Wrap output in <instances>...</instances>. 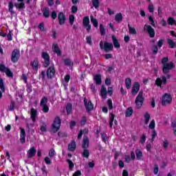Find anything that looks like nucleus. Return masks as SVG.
I'll return each mask as SVG.
<instances>
[{
    "instance_id": "45",
    "label": "nucleus",
    "mask_w": 176,
    "mask_h": 176,
    "mask_svg": "<svg viewBox=\"0 0 176 176\" xmlns=\"http://www.w3.org/2000/svg\"><path fill=\"white\" fill-rule=\"evenodd\" d=\"M14 105H15L14 101L11 100L10 104V106H9V107H8V111H14Z\"/></svg>"
},
{
    "instance_id": "42",
    "label": "nucleus",
    "mask_w": 176,
    "mask_h": 176,
    "mask_svg": "<svg viewBox=\"0 0 176 176\" xmlns=\"http://www.w3.org/2000/svg\"><path fill=\"white\" fill-rule=\"evenodd\" d=\"M114 119H115V116H113V113H111L110 121H109V126L111 129H112V126H113Z\"/></svg>"
},
{
    "instance_id": "27",
    "label": "nucleus",
    "mask_w": 176,
    "mask_h": 176,
    "mask_svg": "<svg viewBox=\"0 0 176 176\" xmlns=\"http://www.w3.org/2000/svg\"><path fill=\"white\" fill-rule=\"evenodd\" d=\"M144 124L146 125L149 123V120H151V115L148 113H145L144 114Z\"/></svg>"
},
{
    "instance_id": "64",
    "label": "nucleus",
    "mask_w": 176,
    "mask_h": 176,
    "mask_svg": "<svg viewBox=\"0 0 176 176\" xmlns=\"http://www.w3.org/2000/svg\"><path fill=\"white\" fill-rule=\"evenodd\" d=\"M78 12V7L73 6L72 7V13H76Z\"/></svg>"
},
{
    "instance_id": "40",
    "label": "nucleus",
    "mask_w": 176,
    "mask_h": 176,
    "mask_svg": "<svg viewBox=\"0 0 176 176\" xmlns=\"http://www.w3.org/2000/svg\"><path fill=\"white\" fill-rule=\"evenodd\" d=\"M66 111L67 113V115H69L72 111V104L71 103H68L66 106Z\"/></svg>"
},
{
    "instance_id": "60",
    "label": "nucleus",
    "mask_w": 176,
    "mask_h": 176,
    "mask_svg": "<svg viewBox=\"0 0 176 176\" xmlns=\"http://www.w3.org/2000/svg\"><path fill=\"white\" fill-rule=\"evenodd\" d=\"M90 89H91L92 93H96V91H97V89H96V85L94 84H91L90 85Z\"/></svg>"
},
{
    "instance_id": "52",
    "label": "nucleus",
    "mask_w": 176,
    "mask_h": 176,
    "mask_svg": "<svg viewBox=\"0 0 176 176\" xmlns=\"http://www.w3.org/2000/svg\"><path fill=\"white\" fill-rule=\"evenodd\" d=\"M40 130L41 131H42V133L46 132L47 129H46V124L45 122H43L42 125L41 126Z\"/></svg>"
},
{
    "instance_id": "17",
    "label": "nucleus",
    "mask_w": 176,
    "mask_h": 176,
    "mask_svg": "<svg viewBox=\"0 0 176 176\" xmlns=\"http://www.w3.org/2000/svg\"><path fill=\"white\" fill-rule=\"evenodd\" d=\"M21 133H20V141L21 144H24L25 142V129L23 128H20Z\"/></svg>"
},
{
    "instance_id": "38",
    "label": "nucleus",
    "mask_w": 176,
    "mask_h": 176,
    "mask_svg": "<svg viewBox=\"0 0 176 176\" xmlns=\"http://www.w3.org/2000/svg\"><path fill=\"white\" fill-rule=\"evenodd\" d=\"M64 63L65 65H67V67H72V65H74V63L71 59H65Z\"/></svg>"
},
{
    "instance_id": "29",
    "label": "nucleus",
    "mask_w": 176,
    "mask_h": 176,
    "mask_svg": "<svg viewBox=\"0 0 176 176\" xmlns=\"http://www.w3.org/2000/svg\"><path fill=\"white\" fill-rule=\"evenodd\" d=\"M115 20L117 23H120L123 20V15L122 13H118L115 16Z\"/></svg>"
},
{
    "instance_id": "2",
    "label": "nucleus",
    "mask_w": 176,
    "mask_h": 176,
    "mask_svg": "<svg viewBox=\"0 0 176 176\" xmlns=\"http://www.w3.org/2000/svg\"><path fill=\"white\" fill-rule=\"evenodd\" d=\"M99 46L101 50H104L106 53L112 52V50H113V45L112 43H108L107 41L104 43V41H101L99 43Z\"/></svg>"
},
{
    "instance_id": "7",
    "label": "nucleus",
    "mask_w": 176,
    "mask_h": 176,
    "mask_svg": "<svg viewBox=\"0 0 176 176\" xmlns=\"http://www.w3.org/2000/svg\"><path fill=\"white\" fill-rule=\"evenodd\" d=\"M144 31L148 34L150 38H155V29L152 26L148 24L144 25Z\"/></svg>"
},
{
    "instance_id": "37",
    "label": "nucleus",
    "mask_w": 176,
    "mask_h": 176,
    "mask_svg": "<svg viewBox=\"0 0 176 176\" xmlns=\"http://www.w3.org/2000/svg\"><path fill=\"white\" fill-rule=\"evenodd\" d=\"M47 105V98L43 97L40 103V107H43Z\"/></svg>"
},
{
    "instance_id": "13",
    "label": "nucleus",
    "mask_w": 176,
    "mask_h": 176,
    "mask_svg": "<svg viewBox=\"0 0 176 176\" xmlns=\"http://www.w3.org/2000/svg\"><path fill=\"white\" fill-rule=\"evenodd\" d=\"M35 155H36L35 147H32L28 151L27 155L28 159H32Z\"/></svg>"
},
{
    "instance_id": "33",
    "label": "nucleus",
    "mask_w": 176,
    "mask_h": 176,
    "mask_svg": "<svg viewBox=\"0 0 176 176\" xmlns=\"http://www.w3.org/2000/svg\"><path fill=\"white\" fill-rule=\"evenodd\" d=\"M32 65L33 69H38V67H39V62L36 59L33 60V62L30 64Z\"/></svg>"
},
{
    "instance_id": "21",
    "label": "nucleus",
    "mask_w": 176,
    "mask_h": 176,
    "mask_svg": "<svg viewBox=\"0 0 176 176\" xmlns=\"http://www.w3.org/2000/svg\"><path fill=\"white\" fill-rule=\"evenodd\" d=\"M94 80L96 85H101L102 81L101 80V74H96L94 76Z\"/></svg>"
},
{
    "instance_id": "55",
    "label": "nucleus",
    "mask_w": 176,
    "mask_h": 176,
    "mask_svg": "<svg viewBox=\"0 0 176 176\" xmlns=\"http://www.w3.org/2000/svg\"><path fill=\"white\" fill-rule=\"evenodd\" d=\"M67 162L69 164V168H70V170H72V168H74V162H72V161H71L70 160H67Z\"/></svg>"
},
{
    "instance_id": "44",
    "label": "nucleus",
    "mask_w": 176,
    "mask_h": 176,
    "mask_svg": "<svg viewBox=\"0 0 176 176\" xmlns=\"http://www.w3.org/2000/svg\"><path fill=\"white\" fill-rule=\"evenodd\" d=\"M5 74H6L7 76H8V78H13V73L12 72H10V69L8 68L6 69V72H4Z\"/></svg>"
},
{
    "instance_id": "62",
    "label": "nucleus",
    "mask_w": 176,
    "mask_h": 176,
    "mask_svg": "<svg viewBox=\"0 0 176 176\" xmlns=\"http://www.w3.org/2000/svg\"><path fill=\"white\" fill-rule=\"evenodd\" d=\"M153 10H155V8L153 7V5L150 4L148 6V12H150V13H153Z\"/></svg>"
},
{
    "instance_id": "19",
    "label": "nucleus",
    "mask_w": 176,
    "mask_h": 176,
    "mask_svg": "<svg viewBox=\"0 0 176 176\" xmlns=\"http://www.w3.org/2000/svg\"><path fill=\"white\" fill-rule=\"evenodd\" d=\"M19 3H15L14 6L16 9H24L25 4H24V0H17Z\"/></svg>"
},
{
    "instance_id": "32",
    "label": "nucleus",
    "mask_w": 176,
    "mask_h": 176,
    "mask_svg": "<svg viewBox=\"0 0 176 176\" xmlns=\"http://www.w3.org/2000/svg\"><path fill=\"white\" fill-rule=\"evenodd\" d=\"M133 112H134V111L133 110V108L129 107L126 111L125 116L126 118H130V116L133 115Z\"/></svg>"
},
{
    "instance_id": "6",
    "label": "nucleus",
    "mask_w": 176,
    "mask_h": 176,
    "mask_svg": "<svg viewBox=\"0 0 176 176\" xmlns=\"http://www.w3.org/2000/svg\"><path fill=\"white\" fill-rule=\"evenodd\" d=\"M155 126H156V124L155 123V120H152L148 125V129H151V130H153L152 135H151V142H153V141H155V138L157 137V133L155 130Z\"/></svg>"
},
{
    "instance_id": "39",
    "label": "nucleus",
    "mask_w": 176,
    "mask_h": 176,
    "mask_svg": "<svg viewBox=\"0 0 176 176\" xmlns=\"http://www.w3.org/2000/svg\"><path fill=\"white\" fill-rule=\"evenodd\" d=\"M135 153H136V157L138 160H141L142 157V151L138 149L136 150Z\"/></svg>"
},
{
    "instance_id": "57",
    "label": "nucleus",
    "mask_w": 176,
    "mask_h": 176,
    "mask_svg": "<svg viewBox=\"0 0 176 176\" xmlns=\"http://www.w3.org/2000/svg\"><path fill=\"white\" fill-rule=\"evenodd\" d=\"M41 171H43V175H47V171L46 170V166H43L41 168Z\"/></svg>"
},
{
    "instance_id": "24",
    "label": "nucleus",
    "mask_w": 176,
    "mask_h": 176,
    "mask_svg": "<svg viewBox=\"0 0 176 176\" xmlns=\"http://www.w3.org/2000/svg\"><path fill=\"white\" fill-rule=\"evenodd\" d=\"M167 43L170 49H174L176 47V43L173 39L168 38L167 39Z\"/></svg>"
},
{
    "instance_id": "41",
    "label": "nucleus",
    "mask_w": 176,
    "mask_h": 176,
    "mask_svg": "<svg viewBox=\"0 0 176 176\" xmlns=\"http://www.w3.org/2000/svg\"><path fill=\"white\" fill-rule=\"evenodd\" d=\"M93 6L95 9H98L100 6V1L99 0H92Z\"/></svg>"
},
{
    "instance_id": "36",
    "label": "nucleus",
    "mask_w": 176,
    "mask_h": 176,
    "mask_svg": "<svg viewBox=\"0 0 176 176\" xmlns=\"http://www.w3.org/2000/svg\"><path fill=\"white\" fill-rule=\"evenodd\" d=\"M128 28L129 34H131L132 35H137V30H135V28H131L130 25H128Z\"/></svg>"
},
{
    "instance_id": "30",
    "label": "nucleus",
    "mask_w": 176,
    "mask_h": 176,
    "mask_svg": "<svg viewBox=\"0 0 176 176\" xmlns=\"http://www.w3.org/2000/svg\"><path fill=\"white\" fill-rule=\"evenodd\" d=\"M82 156L86 159H89V156H90V151L87 148H84V151L82 153Z\"/></svg>"
},
{
    "instance_id": "58",
    "label": "nucleus",
    "mask_w": 176,
    "mask_h": 176,
    "mask_svg": "<svg viewBox=\"0 0 176 176\" xmlns=\"http://www.w3.org/2000/svg\"><path fill=\"white\" fill-rule=\"evenodd\" d=\"M102 140L103 142H104V144H107L108 138L107 137V135L105 133H102Z\"/></svg>"
},
{
    "instance_id": "16",
    "label": "nucleus",
    "mask_w": 176,
    "mask_h": 176,
    "mask_svg": "<svg viewBox=\"0 0 176 176\" xmlns=\"http://www.w3.org/2000/svg\"><path fill=\"white\" fill-rule=\"evenodd\" d=\"M30 115H31V119L33 122V123H35L36 122V116L38 115V111L35 110V109L32 108L30 110Z\"/></svg>"
},
{
    "instance_id": "43",
    "label": "nucleus",
    "mask_w": 176,
    "mask_h": 176,
    "mask_svg": "<svg viewBox=\"0 0 176 176\" xmlns=\"http://www.w3.org/2000/svg\"><path fill=\"white\" fill-rule=\"evenodd\" d=\"M0 89L3 93H5V83H3V80L0 78Z\"/></svg>"
},
{
    "instance_id": "50",
    "label": "nucleus",
    "mask_w": 176,
    "mask_h": 176,
    "mask_svg": "<svg viewBox=\"0 0 176 176\" xmlns=\"http://www.w3.org/2000/svg\"><path fill=\"white\" fill-rule=\"evenodd\" d=\"M159 52V48L157 47V45H153V54H157Z\"/></svg>"
},
{
    "instance_id": "4",
    "label": "nucleus",
    "mask_w": 176,
    "mask_h": 176,
    "mask_svg": "<svg viewBox=\"0 0 176 176\" xmlns=\"http://www.w3.org/2000/svg\"><path fill=\"white\" fill-rule=\"evenodd\" d=\"M60 127H61V120L60 117H56L52 126V133H57L60 130Z\"/></svg>"
},
{
    "instance_id": "31",
    "label": "nucleus",
    "mask_w": 176,
    "mask_h": 176,
    "mask_svg": "<svg viewBox=\"0 0 176 176\" xmlns=\"http://www.w3.org/2000/svg\"><path fill=\"white\" fill-rule=\"evenodd\" d=\"M91 19V22L92 23V24L94 25V27H95L96 28H97L98 27V21H97L96 19H94V16H93V15H91L90 16Z\"/></svg>"
},
{
    "instance_id": "10",
    "label": "nucleus",
    "mask_w": 176,
    "mask_h": 176,
    "mask_svg": "<svg viewBox=\"0 0 176 176\" xmlns=\"http://www.w3.org/2000/svg\"><path fill=\"white\" fill-rule=\"evenodd\" d=\"M166 83L167 78L164 76H161V78H157L155 80V84L159 87H162V85H166Z\"/></svg>"
},
{
    "instance_id": "11",
    "label": "nucleus",
    "mask_w": 176,
    "mask_h": 176,
    "mask_svg": "<svg viewBox=\"0 0 176 176\" xmlns=\"http://www.w3.org/2000/svg\"><path fill=\"white\" fill-rule=\"evenodd\" d=\"M56 74V69H54V65H52L47 69V76L50 79H52Z\"/></svg>"
},
{
    "instance_id": "12",
    "label": "nucleus",
    "mask_w": 176,
    "mask_h": 176,
    "mask_svg": "<svg viewBox=\"0 0 176 176\" xmlns=\"http://www.w3.org/2000/svg\"><path fill=\"white\" fill-rule=\"evenodd\" d=\"M138 91H140V83H138V82H135L132 87V95L137 96Z\"/></svg>"
},
{
    "instance_id": "25",
    "label": "nucleus",
    "mask_w": 176,
    "mask_h": 176,
    "mask_svg": "<svg viewBox=\"0 0 176 176\" xmlns=\"http://www.w3.org/2000/svg\"><path fill=\"white\" fill-rule=\"evenodd\" d=\"M43 14L45 19H49V17H50V10L49 8H45L43 9Z\"/></svg>"
},
{
    "instance_id": "5",
    "label": "nucleus",
    "mask_w": 176,
    "mask_h": 176,
    "mask_svg": "<svg viewBox=\"0 0 176 176\" xmlns=\"http://www.w3.org/2000/svg\"><path fill=\"white\" fill-rule=\"evenodd\" d=\"M172 102H173V97L171 96V95L168 94H164L161 100L162 105L163 107H166L167 105H170V104H171Z\"/></svg>"
},
{
    "instance_id": "63",
    "label": "nucleus",
    "mask_w": 176,
    "mask_h": 176,
    "mask_svg": "<svg viewBox=\"0 0 176 176\" xmlns=\"http://www.w3.org/2000/svg\"><path fill=\"white\" fill-rule=\"evenodd\" d=\"M87 43L88 45H91V36H89L86 37Z\"/></svg>"
},
{
    "instance_id": "35",
    "label": "nucleus",
    "mask_w": 176,
    "mask_h": 176,
    "mask_svg": "<svg viewBox=\"0 0 176 176\" xmlns=\"http://www.w3.org/2000/svg\"><path fill=\"white\" fill-rule=\"evenodd\" d=\"M82 24L83 25H88L90 24V19L89 16H85L82 19Z\"/></svg>"
},
{
    "instance_id": "61",
    "label": "nucleus",
    "mask_w": 176,
    "mask_h": 176,
    "mask_svg": "<svg viewBox=\"0 0 176 176\" xmlns=\"http://www.w3.org/2000/svg\"><path fill=\"white\" fill-rule=\"evenodd\" d=\"M44 161L45 162L46 164H52V161L49 157H45Z\"/></svg>"
},
{
    "instance_id": "56",
    "label": "nucleus",
    "mask_w": 176,
    "mask_h": 176,
    "mask_svg": "<svg viewBox=\"0 0 176 176\" xmlns=\"http://www.w3.org/2000/svg\"><path fill=\"white\" fill-rule=\"evenodd\" d=\"M6 69H8V67H6V66H5V65H3V64L0 65L1 72H6Z\"/></svg>"
},
{
    "instance_id": "51",
    "label": "nucleus",
    "mask_w": 176,
    "mask_h": 176,
    "mask_svg": "<svg viewBox=\"0 0 176 176\" xmlns=\"http://www.w3.org/2000/svg\"><path fill=\"white\" fill-rule=\"evenodd\" d=\"M100 31L101 35H105V28L102 24L100 25Z\"/></svg>"
},
{
    "instance_id": "46",
    "label": "nucleus",
    "mask_w": 176,
    "mask_h": 176,
    "mask_svg": "<svg viewBox=\"0 0 176 176\" xmlns=\"http://www.w3.org/2000/svg\"><path fill=\"white\" fill-rule=\"evenodd\" d=\"M55 155H56V151H54V148H52L50 151L48 155L50 156V157H51V159H53V157H54Z\"/></svg>"
},
{
    "instance_id": "53",
    "label": "nucleus",
    "mask_w": 176,
    "mask_h": 176,
    "mask_svg": "<svg viewBox=\"0 0 176 176\" xmlns=\"http://www.w3.org/2000/svg\"><path fill=\"white\" fill-rule=\"evenodd\" d=\"M87 122V118L86 117H82L80 123L81 126H85Z\"/></svg>"
},
{
    "instance_id": "47",
    "label": "nucleus",
    "mask_w": 176,
    "mask_h": 176,
    "mask_svg": "<svg viewBox=\"0 0 176 176\" xmlns=\"http://www.w3.org/2000/svg\"><path fill=\"white\" fill-rule=\"evenodd\" d=\"M41 111H43L44 113H47V112H49V107L47 105L41 106Z\"/></svg>"
},
{
    "instance_id": "9",
    "label": "nucleus",
    "mask_w": 176,
    "mask_h": 176,
    "mask_svg": "<svg viewBox=\"0 0 176 176\" xmlns=\"http://www.w3.org/2000/svg\"><path fill=\"white\" fill-rule=\"evenodd\" d=\"M41 57L44 60V67L47 68L50 65V56L47 52H42Z\"/></svg>"
},
{
    "instance_id": "3",
    "label": "nucleus",
    "mask_w": 176,
    "mask_h": 176,
    "mask_svg": "<svg viewBox=\"0 0 176 176\" xmlns=\"http://www.w3.org/2000/svg\"><path fill=\"white\" fill-rule=\"evenodd\" d=\"M144 101H145V98H144V91H140L135 100L137 109H140L142 107Z\"/></svg>"
},
{
    "instance_id": "1",
    "label": "nucleus",
    "mask_w": 176,
    "mask_h": 176,
    "mask_svg": "<svg viewBox=\"0 0 176 176\" xmlns=\"http://www.w3.org/2000/svg\"><path fill=\"white\" fill-rule=\"evenodd\" d=\"M167 61H168V57H164L162 60V64L163 65L162 67L163 74H168L170 69H173V68H175V65H174V63L173 62L167 63Z\"/></svg>"
},
{
    "instance_id": "34",
    "label": "nucleus",
    "mask_w": 176,
    "mask_h": 176,
    "mask_svg": "<svg viewBox=\"0 0 176 176\" xmlns=\"http://www.w3.org/2000/svg\"><path fill=\"white\" fill-rule=\"evenodd\" d=\"M125 86L128 89L131 87V79L130 78H127L125 79Z\"/></svg>"
},
{
    "instance_id": "48",
    "label": "nucleus",
    "mask_w": 176,
    "mask_h": 176,
    "mask_svg": "<svg viewBox=\"0 0 176 176\" xmlns=\"http://www.w3.org/2000/svg\"><path fill=\"white\" fill-rule=\"evenodd\" d=\"M69 23L71 24V25H74V23L75 21V16L70 15L69 16Z\"/></svg>"
},
{
    "instance_id": "20",
    "label": "nucleus",
    "mask_w": 176,
    "mask_h": 176,
    "mask_svg": "<svg viewBox=\"0 0 176 176\" xmlns=\"http://www.w3.org/2000/svg\"><path fill=\"white\" fill-rule=\"evenodd\" d=\"M111 38L114 47H116V49H119L120 47V43H119L118 38H116L115 36H112Z\"/></svg>"
},
{
    "instance_id": "28",
    "label": "nucleus",
    "mask_w": 176,
    "mask_h": 176,
    "mask_svg": "<svg viewBox=\"0 0 176 176\" xmlns=\"http://www.w3.org/2000/svg\"><path fill=\"white\" fill-rule=\"evenodd\" d=\"M89 139L85 138L83 139L82 140V148L84 149H87V148H89Z\"/></svg>"
},
{
    "instance_id": "18",
    "label": "nucleus",
    "mask_w": 176,
    "mask_h": 176,
    "mask_svg": "<svg viewBox=\"0 0 176 176\" xmlns=\"http://www.w3.org/2000/svg\"><path fill=\"white\" fill-rule=\"evenodd\" d=\"M52 50L54 53L57 54V56H61V51L60 50V48L58 47V45H57V43H54L52 45Z\"/></svg>"
},
{
    "instance_id": "15",
    "label": "nucleus",
    "mask_w": 176,
    "mask_h": 176,
    "mask_svg": "<svg viewBox=\"0 0 176 176\" xmlns=\"http://www.w3.org/2000/svg\"><path fill=\"white\" fill-rule=\"evenodd\" d=\"M84 103H85V106L87 111H92L94 107H93V104L91 103V101H89L87 102V99H86V98H85Z\"/></svg>"
},
{
    "instance_id": "54",
    "label": "nucleus",
    "mask_w": 176,
    "mask_h": 176,
    "mask_svg": "<svg viewBox=\"0 0 176 176\" xmlns=\"http://www.w3.org/2000/svg\"><path fill=\"white\" fill-rule=\"evenodd\" d=\"M164 43V40H163V39L159 40V41H157V46H158V47H159L160 49L162 48V46H163Z\"/></svg>"
},
{
    "instance_id": "14",
    "label": "nucleus",
    "mask_w": 176,
    "mask_h": 176,
    "mask_svg": "<svg viewBox=\"0 0 176 176\" xmlns=\"http://www.w3.org/2000/svg\"><path fill=\"white\" fill-rule=\"evenodd\" d=\"M58 19L60 25H63V24H65V14H64L63 12L58 13Z\"/></svg>"
},
{
    "instance_id": "23",
    "label": "nucleus",
    "mask_w": 176,
    "mask_h": 176,
    "mask_svg": "<svg viewBox=\"0 0 176 176\" xmlns=\"http://www.w3.org/2000/svg\"><path fill=\"white\" fill-rule=\"evenodd\" d=\"M68 149L70 152H74L76 149V143L74 140L69 144Z\"/></svg>"
},
{
    "instance_id": "8",
    "label": "nucleus",
    "mask_w": 176,
    "mask_h": 176,
    "mask_svg": "<svg viewBox=\"0 0 176 176\" xmlns=\"http://www.w3.org/2000/svg\"><path fill=\"white\" fill-rule=\"evenodd\" d=\"M19 58H20V50L14 49L12 53L11 61L12 63H17Z\"/></svg>"
},
{
    "instance_id": "49",
    "label": "nucleus",
    "mask_w": 176,
    "mask_h": 176,
    "mask_svg": "<svg viewBox=\"0 0 176 176\" xmlns=\"http://www.w3.org/2000/svg\"><path fill=\"white\" fill-rule=\"evenodd\" d=\"M107 105L109 107V109H110V110L113 109V103H112V100L109 99L107 100Z\"/></svg>"
},
{
    "instance_id": "59",
    "label": "nucleus",
    "mask_w": 176,
    "mask_h": 176,
    "mask_svg": "<svg viewBox=\"0 0 176 176\" xmlns=\"http://www.w3.org/2000/svg\"><path fill=\"white\" fill-rule=\"evenodd\" d=\"M148 20H149V21L151 22V25L153 27H156V25L155 24V21H153V18H152V16H149V17H148Z\"/></svg>"
},
{
    "instance_id": "22",
    "label": "nucleus",
    "mask_w": 176,
    "mask_h": 176,
    "mask_svg": "<svg viewBox=\"0 0 176 176\" xmlns=\"http://www.w3.org/2000/svg\"><path fill=\"white\" fill-rule=\"evenodd\" d=\"M13 8H14V5L13 4V1L11 0L8 2V11L10 12L11 16H13V14H14Z\"/></svg>"
},
{
    "instance_id": "26",
    "label": "nucleus",
    "mask_w": 176,
    "mask_h": 176,
    "mask_svg": "<svg viewBox=\"0 0 176 176\" xmlns=\"http://www.w3.org/2000/svg\"><path fill=\"white\" fill-rule=\"evenodd\" d=\"M100 94L102 98H107V88L104 85L102 86L100 89Z\"/></svg>"
}]
</instances>
